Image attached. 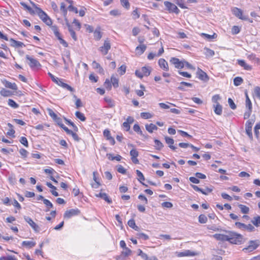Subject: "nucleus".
<instances>
[{"instance_id":"nucleus-42","label":"nucleus","mask_w":260,"mask_h":260,"mask_svg":"<svg viewBox=\"0 0 260 260\" xmlns=\"http://www.w3.org/2000/svg\"><path fill=\"white\" fill-rule=\"evenodd\" d=\"M0 94L3 96H9L12 94L10 90H7L5 88H2L0 91Z\"/></svg>"},{"instance_id":"nucleus-59","label":"nucleus","mask_w":260,"mask_h":260,"mask_svg":"<svg viewBox=\"0 0 260 260\" xmlns=\"http://www.w3.org/2000/svg\"><path fill=\"white\" fill-rule=\"evenodd\" d=\"M117 167V170L119 173L122 174H125L126 173V170L121 165H118Z\"/></svg>"},{"instance_id":"nucleus-45","label":"nucleus","mask_w":260,"mask_h":260,"mask_svg":"<svg viewBox=\"0 0 260 260\" xmlns=\"http://www.w3.org/2000/svg\"><path fill=\"white\" fill-rule=\"evenodd\" d=\"M8 104L10 107L14 109H16L19 107L18 104L12 99L8 100Z\"/></svg>"},{"instance_id":"nucleus-40","label":"nucleus","mask_w":260,"mask_h":260,"mask_svg":"<svg viewBox=\"0 0 260 260\" xmlns=\"http://www.w3.org/2000/svg\"><path fill=\"white\" fill-rule=\"evenodd\" d=\"M239 208L240 209L242 213L247 214L249 212V208L245 205L239 204L238 205Z\"/></svg>"},{"instance_id":"nucleus-11","label":"nucleus","mask_w":260,"mask_h":260,"mask_svg":"<svg viewBox=\"0 0 260 260\" xmlns=\"http://www.w3.org/2000/svg\"><path fill=\"white\" fill-rule=\"evenodd\" d=\"M232 12L238 18L243 20H247L248 19V16L243 15L242 11L237 7H234L232 9Z\"/></svg>"},{"instance_id":"nucleus-10","label":"nucleus","mask_w":260,"mask_h":260,"mask_svg":"<svg viewBox=\"0 0 260 260\" xmlns=\"http://www.w3.org/2000/svg\"><path fill=\"white\" fill-rule=\"evenodd\" d=\"M164 5L166 7L167 10L169 11L170 12H174L178 14L180 12V10L177 8V7L175 5L171 2L165 1L164 2Z\"/></svg>"},{"instance_id":"nucleus-43","label":"nucleus","mask_w":260,"mask_h":260,"mask_svg":"<svg viewBox=\"0 0 260 260\" xmlns=\"http://www.w3.org/2000/svg\"><path fill=\"white\" fill-rule=\"evenodd\" d=\"M75 115L77 118L82 121H84L86 120V117H85L84 115L79 111H76L75 113Z\"/></svg>"},{"instance_id":"nucleus-1","label":"nucleus","mask_w":260,"mask_h":260,"mask_svg":"<svg viewBox=\"0 0 260 260\" xmlns=\"http://www.w3.org/2000/svg\"><path fill=\"white\" fill-rule=\"evenodd\" d=\"M213 237L218 240L228 241L235 244H241L243 239L241 235L231 231L226 232L225 234H216Z\"/></svg>"},{"instance_id":"nucleus-14","label":"nucleus","mask_w":260,"mask_h":260,"mask_svg":"<svg viewBox=\"0 0 260 260\" xmlns=\"http://www.w3.org/2000/svg\"><path fill=\"white\" fill-rule=\"evenodd\" d=\"M1 81L6 87L14 90L17 89V86L15 83H11L5 79H2Z\"/></svg>"},{"instance_id":"nucleus-8","label":"nucleus","mask_w":260,"mask_h":260,"mask_svg":"<svg viewBox=\"0 0 260 260\" xmlns=\"http://www.w3.org/2000/svg\"><path fill=\"white\" fill-rule=\"evenodd\" d=\"M254 122V120L252 119L248 120L245 124V130L247 135L248 136L250 140L253 139L252 127Z\"/></svg>"},{"instance_id":"nucleus-53","label":"nucleus","mask_w":260,"mask_h":260,"mask_svg":"<svg viewBox=\"0 0 260 260\" xmlns=\"http://www.w3.org/2000/svg\"><path fill=\"white\" fill-rule=\"evenodd\" d=\"M199 221L201 223H205L207 221V217L204 214H201L199 217Z\"/></svg>"},{"instance_id":"nucleus-30","label":"nucleus","mask_w":260,"mask_h":260,"mask_svg":"<svg viewBox=\"0 0 260 260\" xmlns=\"http://www.w3.org/2000/svg\"><path fill=\"white\" fill-rule=\"evenodd\" d=\"M61 87H62V88H64V89H66L70 91H72V92H73L74 91V89L73 88H72L71 86H70L69 85L65 83H63V81H62V80L61 81V82H60L59 83V84L58 85Z\"/></svg>"},{"instance_id":"nucleus-23","label":"nucleus","mask_w":260,"mask_h":260,"mask_svg":"<svg viewBox=\"0 0 260 260\" xmlns=\"http://www.w3.org/2000/svg\"><path fill=\"white\" fill-rule=\"evenodd\" d=\"M238 63L239 66L246 70L250 71L252 70L251 66L247 64L244 60H238Z\"/></svg>"},{"instance_id":"nucleus-46","label":"nucleus","mask_w":260,"mask_h":260,"mask_svg":"<svg viewBox=\"0 0 260 260\" xmlns=\"http://www.w3.org/2000/svg\"><path fill=\"white\" fill-rule=\"evenodd\" d=\"M141 116L145 119H147L151 118L153 117V115L149 112H142L141 113Z\"/></svg>"},{"instance_id":"nucleus-22","label":"nucleus","mask_w":260,"mask_h":260,"mask_svg":"<svg viewBox=\"0 0 260 260\" xmlns=\"http://www.w3.org/2000/svg\"><path fill=\"white\" fill-rule=\"evenodd\" d=\"M214 112L218 115H221L222 112V107L220 104L213 105Z\"/></svg>"},{"instance_id":"nucleus-25","label":"nucleus","mask_w":260,"mask_h":260,"mask_svg":"<svg viewBox=\"0 0 260 260\" xmlns=\"http://www.w3.org/2000/svg\"><path fill=\"white\" fill-rule=\"evenodd\" d=\"M95 196L97 197H100L104 199L105 201L110 204L112 203V200L110 199L108 195L106 193H102L100 192L99 194H96Z\"/></svg>"},{"instance_id":"nucleus-27","label":"nucleus","mask_w":260,"mask_h":260,"mask_svg":"<svg viewBox=\"0 0 260 260\" xmlns=\"http://www.w3.org/2000/svg\"><path fill=\"white\" fill-rule=\"evenodd\" d=\"M67 25L68 27V30L70 33V35L72 37V38L73 39V40L75 41L77 40V37L76 36V32L73 29L72 26L68 22H67Z\"/></svg>"},{"instance_id":"nucleus-34","label":"nucleus","mask_w":260,"mask_h":260,"mask_svg":"<svg viewBox=\"0 0 260 260\" xmlns=\"http://www.w3.org/2000/svg\"><path fill=\"white\" fill-rule=\"evenodd\" d=\"M92 66L94 69H98L99 70V73H103L104 70L103 68L101 66V65L96 62L95 61H93L92 63Z\"/></svg>"},{"instance_id":"nucleus-15","label":"nucleus","mask_w":260,"mask_h":260,"mask_svg":"<svg viewBox=\"0 0 260 260\" xmlns=\"http://www.w3.org/2000/svg\"><path fill=\"white\" fill-rule=\"evenodd\" d=\"M130 155L132 161L135 164H138L139 160L137 159V157L139 155V153L138 151L136 149H132L130 151Z\"/></svg>"},{"instance_id":"nucleus-38","label":"nucleus","mask_w":260,"mask_h":260,"mask_svg":"<svg viewBox=\"0 0 260 260\" xmlns=\"http://www.w3.org/2000/svg\"><path fill=\"white\" fill-rule=\"evenodd\" d=\"M154 147L156 150H159L161 149L164 147L163 144L157 139L154 140Z\"/></svg>"},{"instance_id":"nucleus-54","label":"nucleus","mask_w":260,"mask_h":260,"mask_svg":"<svg viewBox=\"0 0 260 260\" xmlns=\"http://www.w3.org/2000/svg\"><path fill=\"white\" fill-rule=\"evenodd\" d=\"M104 85L105 87L108 90H111L112 88L111 83L108 79H107L106 80L105 82H104Z\"/></svg>"},{"instance_id":"nucleus-33","label":"nucleus","mask_w":260,"mask_h":260,"mask_svg":"<svg viewBox=\"0 0 260 260\" xmlns=\"http://www.w3.org/2000/svg\"><path fill=\"white\" fill-rule=\"evenodd\" d=\"M111 85L112 84L114 88H117L119 86V80L114 75H112L111 77Z\"/></svg>"},{"instance_id":"nucleus-60","label":"nucleus","mask_w":260,"mask_h":260,"mask_svg":"<svg viewBox=\"0 0 260 260\" xmlns=\"http://www.w3.org/2000/svg\"><path fill=\"white\" fill-rule=\"evenodd\" d=\"M43 203L48 209L53 207V204L47 199H44Z\"/></svg>"},{"instance_id":"nucleus-24","label":"nucleus","mask_w":260,"mask_h":260,"mask_svg":"<svg viewBox=\"0 0 260 260\" xmlns=\"http://www.w3.org/2000/svg\"><path fill=\"white\" fill-rule=\"evenodd\" d=\"M93 36L94 39L96 41H99L101 39L102 33L101 31V28L100 27L96 28L93 31Z\"/></svg>"},{"instance_id":"nucleus-55","label":"nucleus","mask_w":260,"mask_h":260,"mask_svg":"<svg viewBox=\"0 0 260 260\" xmlns=\"http://www.w3.org/2000/svg\"><path fill=\"white\" fill-rule=\"evenodd\" d=\"M122 6L126 9H128L130 7V4L128 0H120Z\"/></svg>"},{"instance_id":"nucleus-52","label":"nucleus","mask_w":260,"mask_h":260,"mask_svg":"<svg viewBox=\"0 0 260 260\" xmlns=\"http://www.w3.org/2000/svg\"><path fill=\"white\" fill-rule=\"evenodd\" d=\"M126 67L124 64L121 66L118 69V72L121 75H123L125 73Z\"/></svg>"},{"instance_id":"nucleus-48","label":"nucleus","mask_w":260,"mask_h":260,"mask_svg":"<svg viewBox=\"0 0 260 260\" xmlns=\"http://www.w3.org/2000/svg\"><path fill=\"white\" fill-rule=\"evenodd\" d=\"M138 255L140 256L142 258L145 260H148V259L149 258L147 255L146 253H144L140 249H139L138 250Z\"/></svg>"},{"instance_id":"nucleus-20","label":"nucleus","mask_w":260,"mask_h":260,"mask_svg":"<svg viewBox=\"0 0 260 260\" xmlns=\"http://www.w3.org/2000/svg\"><path fill=\"white\" fill-rule=\"evenodd\" d=\"M191 186L192 187V188L194 190H196L197 191L201 192L203 194H206V195L208 194L209 193L211 192L212 191V189L207 187L206 188L207 192H204V191L203 190V189L200 188L197 185H191Z\"/></svg>"},{"instance_id":"nucleus-32","label":"nucleus","mask_w":260,"mask_h":260,"mask_svg":"<svg viewBox=\"0 0 260 260\" xmlns=\"http://www.w3.org/2000/svg\"><path fill=\"white\" fill-rule=\"evenodd\" d=\"M127 224L129 227L133 229L135 231H139V228L136 225L135 220L133 219H130L128 221Z\"/></svg>"},{"instance_id":"nucleus-64","label":"nucleus","mask_w":260,"mask_h":260,"mask_svg":"<svg viewBox=\"0 0 260 260\" xmlns=\"http://www.w3.org/2000/svg\"><path fill=\"white\" fill-rule=\"evenodd\" d=\"M132 252V251L127 247L123 249V251L122 252V254L124 255L125 256L129 255Z\"/></svg>"},{"instance_id":"nucleus-28","label":"nucleus","mask_w":260,"mask_h":260,"mask_svg":"<svg viewBox=\"0 0 260 260\" xmlns=\"http://www.w3.org/2000/svg\"><path fill=\"white\" fill-rule=\"evenodd\" d=\"M22 245L27 248H30L36 245V242L34 241H24L22 243Z\"/></svg>"},{"instance_id":"nucleus-16","label":"nucleus","mask_w":260,"mask_h":260,"mask_svg":"<svg viewBox=\"0 0 260 260\" xmlns=\"http://www.w3.org/2000/svg\"><path fill=\"white\" fill-rule=\"evenodd\" d=\"M103 135L107 140L109 141L112 145H114L115 143L114 139L111 136L110 132L108 129H105L103 132Z\"/></svg>"},{"instance_id":"nucleus-31","label":"nucleus","mask_w":260,"mask_h":260,"mask_svg":"<svg viewBox=\"0 0 260 260\" xmlns=\"http://www.w3.org/2000/svg\"><path fill=\"white\" fill-rule=\"evenodd\" d=\"M245 96H246V101H245L246 107V108L248 109V110H252V103H251V102L247 92L245 93Z\"/></svg>"},{"instance_id":"nucleus-35","label":"nucleus","mask_w":260,"mask_h":260,"mask_svg":"<svg viewBox=\"0 0 260 260\" xmlns=\"http://www.w3.org/2000/svg\"><path fill=\"white\" fill-rule=\"evenodd\" d=\"M251 222L256 227L260 226V216H256L253 217Z\"/></svg>"},{"instance_id":"nucleus-18","label":"nucleus","mask_w":260,"mask_h":260,"mask_svg":"<svg viewBox=\"0 0 260 260\" xmlns=\"http://www.w3.org/2000/svg\"><path fill=\"white\" fill-rule=\"evenodd\" d=\"M158 64L160 68L166 71H169V66L168 62L163 58H160L158 60Z\"/></svg>"},{"instance_id":"nucleus-62","label":"nucleus","mask_w":260,"mask_h":260,"mask_svg":"<svg viewBox=\"0 0 260 260\" xmlns=\"http://www.w3.org/2000/svg\"><path fill=\"white\" fill-rule=\"evenodd\" d=\"M133 129L135 132L139 133L140 135H142V132L141 130L140 126L138 124H135L134 125Z\"/></svg>"},{"instance_id":"nucleus-7","label":"nucleus","mask_w":260,"mask_h":260,"mask_svg":"<svg viewBox=\"0 0 260 260\" xmlns=\"http://www.w3.org/2000/svg\"><path fill=\"white\" fill-rule=\"evenodd\" d=\"M259 245L258 240H251L249 241L248 246L243 248V250L246 252H251L256 249Z\"/></svg>"},{"instance_id":"nucleus-63","label":"nucleus","mask_w":260,"mask_h":260,"mask_svg":"<svg viewBox=\"0 0 260 260\" xmlns=\"http://www.w3.org/2000/svg\"><path fill=\"white\" fill-rule=\"evenodd\" d=\"M254 92L256 97L260 100V87L256 86L254 89Z\"/></svg>"},{"instance_id":"nucleus-49","label":"nucleus","mask_w":260,"mask_h":260,"mask_svg":"<svg viewBox=\"0 0 260 260\" xmlns=\"http://www.w3.org/2000/svg\"><path fill=\"white\" fill-rule=\"evenodd\" d=\"M221 100V97L219 94H215L213 95L212 98V101L213 103H215V104H219L218 101Z\"/></svg>"},{"instance_id":"nucleus-6","label":"nucleus","mask_w":260,"mask_h":260,"mask_svg":"<svg viewBox=\"0 0 260 260\" xmlns=\"http://www.w3.org/2000/svg\"><path fill=\"white\" fill-rule=\"evenodd\" d=\"M235 225L238 228L242 230H246L249 232L255 231V228L251 224H245L240 222H236Z\"/></svg>"},{"instance_id":"nucleus-21","label":"nucleus","mask_w":260,"mask_h":260,"mask_svg":"<svg viewBox=\"0 0 260 260\" xmlns=\"http://www.w3.org/2000/svg\"><path fill=\"white\" fill-rule=\"evenodd\" d=\"M165 139L166 142L169 145V147L173 150H176L177 148L173 145L174 143V140L173 139L169 137H165Z\"/></svg>"},{"instance_id":"nucleus-17","label":"nucleus","mask_w":260,"mask_h":260,"mask_svg":"<svg viewBox=\"0 0 260 260\" xmlns=\"http://www.w3.org/2000/svg\"><path fill=\"white\" fill-rule=\"evenodd\" d=\"M197 75L198 76V78L201 80L207 81L209 80V77L207 74L200 69H198Z\"/></svg>"},{"instance_id":"nucleus-56","label":"nucleus","mask_w":260,"mask_h":260,"mask_svg":"<svg viewBox=\"0 0 260 260\" xmlns=\"http://www.w3.org/2000/svg\"><path fill=\"white\" fill-rule=\"evenodd\" d=\"M240 31V28L238 26L235 25L232 28L231 32L233 35L238 34Z\"/></svg>"},{"instance_id":"nucleus-37","label":"nucleus","mask_w":260,"mask_h":260,"mask_svg":"<svg viewBox=\"0 0 260 260\" xmlns=\"http://www.w3.org/2000/svg\"><path fill=\"white\" fill-rule=\"evenodd\" d=\"M201 36L208 40L214 39L217 37V35L215 33H214L212 35H210L205 33H202Z\"/></svg>"},{"instance_id":"nucleus-4","label":"nucleus","mask_w":260,"mask_h":260,"mask_svg":"<svg viewBox=\"0 0 260 260\" xmlns=\"http://www.w3.org/2000/svg\"><path fill=\"white\" fill-rule=\"evenodd\" d=\"M111 49V43L110 41L107 39L104 41V44L102 46L100 47L99 48V50L101 52V53L105 55L108 54L109 51Z\"/></svg>"},{"instance_id":"nucleus-39","label":"nucleus","mask_w":260,"mask_h":260,"mask_svg":"<svg viewBox=\"0 0 260 260\" xmlns=\"http://www.w3.org/2000/svg\"><path fill=\"white\" fill-rule=\"evenodd\" d=\"M204 50H205V54L206 55V56L211 57H212L215 53L214 51L208 48L205 47L204 48Z\"/></svg>"},{"instance_id":"nucleus-13","label":"nucleus","mask_w":260,"mask_h":260,"mask_svg":"<svg viewBox=\"0 0 260 260\" xmlns=\"http://www.w3.org/2000/svg\"><path fill=\"white\" fill-rule=\"evenodd\" d=\"M26 58L29 61V65L30 68H33L41 66L40 62L37 59L30 57L28 55H26Z\"/></svg>"},{"instance_id":"nucleus-44","label":"nucleus","mask_w":260,"mask_h":260,"mask_svg":"<svg viewBox=\"0 0 260 260\" xmlns=\"http://www.w3.org/2000/svg\"><path fill=\"white\" fill-rule=\"evenodd\" d=\"M243 80L241 77H237L234 79V84L235 86H239L243 83Z\"/></svg>"},{"instance_id":"nucleus-50","label":"nucleus","mask_w":260,"mask_h":260,"mask_svg":"<svg viewBox=\"0 0 260 260\" xmlns=\"http://www.w3.org/2000/svg\"><path fill=\"white\" fill-rule=\"evenodd\" d=\"M105 102L108 104V106L110 108H112L115 106L114 102L113 100L109 98H105Z\"/></svg>"},{"instance_id":"nucleus-61","label":"nucleus","mask_w":260,"mask_h":260,"mask_svg":"<svg viewBox=\"0 0 260 260\" xmlns=\"http://www.w3.org/2000/svg\"><path fill=\"white\" fill-rule=\"evenodd\" d=\"M228 103L232 109L235 110L236 108V105L232 99L229 98L228 99Z\"/></svg>"},{"instance_id":"nucleus-47","label":"nucleus","mask_w":260,"mask_h":260,"mask_svg":"<svg viewBox=\"0 0 260 260\" xmlns=\"http://www.w3.org/2000/svg\"><path fill=\"white\" fill-rule=\"evenodd\" d=\"M48 75H49V76L50 77V78H51L52 80L56 84H57V85L59 84V83L60 82H61V81L62 80V79H59L57 77H55L53 75H52L51 73H48Z\"/></svg>"},{"instance_id":"nucleus-12","label":"nucleus","mask_w":260,"mask_h":260,"mask_svg":"<svg viewBox=\"0 0 260 260\" xmlns=\"http://www.w3.org/2000/svg\"><path fill=\"white\" fill-rule=\"evenodd\" d=\"M80 213V211L78 209H72L67 210L63 215V217L64 218H70L73 216L79 215Z\"/></svg>"},{"instance_id":"nucleus-41","label":"nucleus","mask_w":260,"mask_h":260,"mask_svg":"<svg viewBox=\"0 0 260 260\" xmlns=\"http://www.w3.org/2000/svg\"><path fill=\"white\" fill-rule=\"evenodd\" d=\"M136 174H137V176H138V181L140 183H142V181L145 180V177H144L143 174H142V173L140 171H139L138 170H136Z\"/></svg>"},{"instance_id":"nucleus-36","label":"nucleus","mask_w":260,"mask_h":260,"mask_svg":"<svg viewBox=\"0 0 260 260\" xmlns=\"http://www.w3.org/2000/svg\"><path fill=\"white\" fill-rule=\"evenodd\" d=\"M146 49V46L143 44L137 46L136 48V50L137 51L138 53L142 54L145 51Z\"/></svg>"},{"instance_id":"nucleus-57","label":"nucleus","mask_w":260,"mask_h":260,"mask_svg":"<svg viewBox=\"0 0 260 260\" xmlns=\"http://www.w3.org/2000/svg\"><path fill=\"white\" fill-rule=\"evenodd\" d=\"M64 120L67 122L68 124H69V125H71L73 127L75 131H78V127L73 122H72L70 120H69L66 118H64Z\"/></svg>"},{"instance_id":"nucleus-9","label":"nucleus","mask_w":260,"mask_h":260,"mask_svg":"<svg viewBox=\"0 0 260 260\" xmlns=\"http://www.w3.org/2000/svg\"><path fill=\"white\" fill-rule=\"evenodd\" d=\"M25 221L30 226L32 230L36 233H39L40 231L39 226L36 224L32 219L28 216H24Z\"/></svg>"},{"instance_id":"nucleus-51","label":"nucleus","mask_w":260,"mask_h":260,"mask_svg":"<svg viewBox=\"0 0 260 260\" xmlns=\"http://www.w3.org/2000/svg\"><path fill=\"white\" fill-rule=\"evenodd\" d=\"M137 236L138 238L142 239L143 240H146L149 239V236L143 233H137Z\"/></svg>"},{"instance_id":"nucleus-3","label":"nucleus","mask_w":260,"mask_h":260,"mask_svg":"<svg viewBox=\"0 0 260 260\" xmlns=\"http://www.w3.org/2000/svg\"><path fill=\"white\" fill-rule=\"evenodd\" d=\"M151 72L150 67H143L140 70L135 71V75L138 78L142 79L144 76H148Z\"/></svg>"},{"instance_id":"nucleus-26","label":"nucleus","mask_w":260,"mask_h":260,"mask_svg":"<svg viewBox=\"0 0 260 260\" xmlns=\"http://www.w3.org/2000/svg\"><path fill=\"white\" fill-rule=\"evenodd\" d=\"M146 129L150 133H152L154 131L157 129V127L153 123L147 124L145 125Z\"/></svg>"},{"instance_id":"nucleus-19","label":"nucleus","mask_w":260,"mask_h":260,"mask_svg":"<svg viewBox=\"0 0 260 260\" xmlns=\"http://www.w3.org/2000/svg\"><path fill=\"white\" fill-rule=\"evenodd\" d=\"M197 254L194 252L191 251L189 250H186L183 252H181L178 253L177 255L179 257L183 256H194Z\"/></svg>"},{"instance_id":"nucleus-5","label":"nucleus","mask_w":260,"mask_h":260,"mask_svg":"<svg viewBox=\"0 0 260 260\" xmlns=\"http://www.w3.org/2000/svg\"><path fill=\"white\" fill-rule=\"evenodd\" d=\"M170 62L172 64L174 65L175 67L178 69H183L184 67L185 59L180 60L176 57H172Z\"/></svg>"},{"instance_id":"nucleus-29","label":"nucleus","mask_w":260,"mask_h":260,"mask_svg":"<svg viewBox=\"0 0 260 260\" xmlns=\"http://www.w3.org/2000/svg\"><path fill=\"white\" fill-rule=\"evenodd\" d=\"M10 41L12 43V46L13 47H22L24 46V44L21 42L16 41L13 39H11Z\"/></svg>"},{"instance_id":"nucleus-58","label":"nucleus","mask_w":260,"mask_h":260,"mask_svg":"<svg viewBox=\"0 0 260 260\" xmlns=\"http://www.w3.org/2000/svg\"><path fill=\"white\" fill-rule=\"evenodd\" d=\"M60 10L62 12L63 16L66 17L67 14V9H66V5L63 3L60 4Z\"/></svg>"},{"instance_id":"nucleus-2","label":"nucleus","mask_w":260,"mask_h":260,"mask_svg":"<svg viewBox=\"0 0 260 260\" xmlns=\"http://www.w3.org/2000/svg\"><path fill=\"white\" fill-rule=\"evenodd\" d=\"M33 7L36 9V11L40 18L47 25L52 24V20L44 12L41 8L38 7L37 5L33 2H30Z\"/></svg>"}]
</instances>
